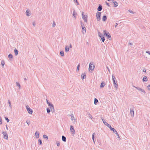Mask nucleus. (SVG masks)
I'll list each match as a JSON object with an SVG mask.
<instances>
[{
  "label": "nucleus",
  "mask_w": 150,
  "mask_h": 150,
  "mask_svg": "<svg viewBox=\"0 0 150 150\" xmlns=\"http://www.w3.org/2000/svg\"><path fill=\"white\" fill-rule=\"evenodd\" d=\"M81 26L82 28H83V27H84L83 26H84V25L82 23L81 21Z\"/></svg>",
  "instance_id": "8fccbe9b"
},
{
  "label": "nucleus",
  "mask_w": 150,
  "mask_h": 150,
  "mask_svg": "<svg viewBox=\"0 0 150 150\" xmlns=\"http://www.w3.org/2000/svg\"><path fill=\"white\" fill-rule=\"evenodd\" d=\"M80 64H79L77 65V70L79 71V67H80Z\"/></svg>",
  "instance_id": "a18cd8bd"
},
{
  "label": "nucleus",
  "mask_w": 150,
  "mask_h": 150,
  "mask_svg": "<svg viewBox=\"0 0 150 150\" xmlns=\"http://www.w3.org/2000/svg\"><path fill=\"white\" fill-rule=\"evenodd\" d=\"M101 13L97 12L96 13V18L97 21H99L101 19Z\"/></svg>",
  "instance_id": "20e7f679"
},
{
  "label": "nucleus",
  "mask_w": 150,
  "mask_h": 150,
  "mask_svg": "<svg viewBox=\"0 0 150 150\" xmlns=\"http://www.w3.org/2000/svg\"><path fill=\"white\" fill-rule=\"evenodd\" d=\"M56 25V23L54 21H53V24H52V27H54Z\"/></svg>",
  "instance_id": "c03bdc74"
},
{
  "label": "nucleus",
  "mask_w": 150,
  "mask_h": 150,
  "mask_svg": "<svg viewBox=\"0 0 150 150\" xmlns=\"http://www.w3.org/2000/svg\"><path fill=\"white\" fill-rule=\"evenodd\" d=\"M86 77V74L85 73H83L81 74V79L82 80H83L84 79H85Z\"/></svg>",
  "instance_id": "a211bd4d"
},
{
  "label": "nucleus",
  "mask_w": 150,
  "mask_h": 150,
  "mask_svg": "<svg viewBox=\"0 0 150 150\" xmlns=\"http://www.w3.org/2000/svg\"><path fill=\"white\" fill-rule=\"evenodd\" d=\"M62 139L63 142H66V137L63 135H62Z\"/></svg>",
  "instance_id": "b1692460"
},
{
  "label": "nucleus",
  "mask_w": 150,
  "mask_h": 150,
  "mask_svg": "<svg viewBox=\"0 0 150 150\" xmlns=\"http://www.w3.org/2000/svg\"><path fill=\"white\" fill-rule=\"evenodd\" d=\"M30 13L29 12V11L28 10H27L26 11V16H30Z\"/></svg>",
  "instance_id": "bb28decb"
},
{
  "label": "nucleus",
  "mask_w": 150,
  "mask_h": 150,
  "mask_svg": "<svg viewBox=\"0 0 150 150\" xmlns=\"http://www.w3.org/2000/svg\"><path fill=\"white\" fill-rule=\"evenodd\" d=\"M1 64L2 66H4L5 64V62L4 60H2L1 63Z\"/></svg>",
  "instance_id": "e433bc0d"
},
{
  "label": "nucleus",
  "mask_w": 150,
  "mask_h": 150,
  "mask_svg": "<svg viewBox=\"0 0 150 150\" xmlns=\"http://www.w3.org/2000/svg\"><path fill=\"white\" fill-rule=\"evenodd\" d=\"M107 16L105 15H104L102 17V21H105L107 20Z\"/></svg>",
  "instance_id": "4be33fe9"
},
{
  "label": "nucleus",
  "mask_w": 150,
  "mask_h": 150,
  "mask_svg": "<svg viewBox=\"0 0 150 150\" xmlns=\"http://www.w3.org/2000/svg\"><path fill=\"white\" fill-rule=\"evenodd\" d=\"M95 68L93 62H90L89 67L88 70L90 71H93Z\"/></svg>",
  "instance_id": "7ed1b4c3"
},
{
  "label": "nucleus",
  "mask_w": 150,
  "mask_h": 150,
  "mask_svg": "<svg viewBox=\"0 0 150 150\" xmlns=\"http://www.w3.org/2000/svg\"><path fill=\"white\" fill-rule=\"evenodd\" d=\"M86 45H89V42H87L86 43Z\"/></svg>",
  "instance_id": "774afa93"
},
{
  "label": "nucleus",
  "mask_w": 150,
  "mask_h": 150,
  "mask_svg": "<svg viewBox=\"0 0 150 150\" xmlns=\"http://www.w3.org/2000/svg\"><path fill=\"white\" fill-rule=\"evenodd\" d=\"M46 101L47 103L48 104V105L50 107V108H51L54 107L53 105L50 102H49L47 99H46Z\"/></svg>",
  "instance_id": "1a4fd4ad"
},
{
  "label": "nucleus",
  "mask_w": 150,
  "mask_h": 150,
  "mask_svg": "<svg viewBox=\"0 0 150 150\" xmlns=\"http://www.w3.org/2000/svg\"><path fill=\"white\" fill-rule=\"evenodd\" d=\"M2 134L3 135H4V139H8V134L6 132H2Z\"/></svg>",
  "instance_id": "f8f14e48"
},
{
  "label": "nucleus",
  "mask_w": 150,
  "mask_h": 150,
  "mask_svg": "<svg viewBox=\"0 0 150 150\" xmlns=\"http://www.w3.org/2000/svg\"><path fill=\"white\" fill-rule=\"evenodd\" d=\"M112 79L114 87L116 88V90H117L118 87L117 81H116V79L115 77L113 75H112Z\"/></svg>",
  "instance_id": "f257e3e1"
},
{
  "label": "nucleus",
  "mask_w": 150,
  "mask_h": 150,
  "mask_svg": "<svg viewBox=\"0 0 150 150\" xmlns=\"http://www.w3.org/2000/svg\"><path fill=\"white\" fill-rule=\"evenodd\" d=\"M86 114L89 116V118H90L91 119H92L93 118L92 115L89 112H87Z\"/></svg>",
  "instance_id": "cd10ccee"
},
{
  "label": "nucleus",
  "mask_w": 150,
  "mask_h": 150,
  "mask_svg": "<svg viewBox=\"0 0 150 150\" xmlns=\"http://www.w3.org/2000/svg\"><path fill=\"white\" fill-rule=\"evenodd\" d=\"M82 18L83 19L84 21L86 22H87V15H84V13L82 12Z\"/></svg>",
  "instance_id": "423d86ee"
},
{
  "label": "nucleus",
  "mask_w": 150,
  "mask_h": 150,
  "mask_svg": "<svg viewBox=\"0 0 150 150\" xmlns=\"http://www.w3.org/2000/svg\"><path fill=\"white\" fill-rule=\"evenodd\" d=\"M16 83L17 86L20 89L21 88V85L20 84L17 82H16Z\"/></svg>",
  "instance_id": "f704fd0d"
},
{
  "label": "nucleus",
  "mask_w": 150,
  "mask_h": 150,
  "mask_svg": "<svg viewBox=\"0 0 150 150\" xmlns=\"http://www.w3.org/2000/svg\"><path fill=\"white\" fill-rule=\"evenodd\" d=\"M106 126H107L110 129V130L112 131L113 132H116V130L114 128L111 127L110 125L108 123Z\"/></svg>",
  "instance_id": "0eeeda50"
},
{
  "label": "nucleus",
  "mask_w": 150,
  "mask_h": 150,
  "mask_svg": "<svg viewBox=\"0 0 150 150\" xmlns=\"http://www.w3.org/2000/svg\"><path fill=\"white\" fill-rule=\"evenodd\" d=\"M95 134L94 133H93L92 135V139H95V136L94 135Z\"/></svg>",
  "instance_id": "09e8293b"
},
{
  "label": "nucleus",
  "mask_w": 150,
  "mask_h": 150,
  "mask_svg": "<svg viewBox=\"0 0 150 150\" xmlns=\"http://www.w3.org/2000/svg\"><path fill=\"white\" fill-rule=\"evenodd\" d=\"M133 86L134 87L136 88L138 91H141L143 93H146L144 89L140 88L139 87H136V86Z\"/></svg>",
  "instance_id": "6e6552de"
},
{
  "label": "nucleus",
  "mask_w": 150,
  "mask_h": 150,
  "mask_svg": "<svg viewBox=\"0 0 150 150\" xmlns=\"http://www.w3.org/2000/svg\"><path fill=\"white\" fill-rule=\"evenodd\" d=\"M60 54L62 57L64 56V52L62 51H61L60 52Z\"/></svg>",
  "instance_id": "72a5a7b5"
},
{
  "label": "nucleus",
  "mask_w": 150,
  "mask_h": 150,
  "mask_svg": "<svg viewBox=\"0 0 150 150\" xmlns=\"http://www.w3.org/2000/svg\"><path fill=\"white\" fill-rule=\"evenodd\" d=\"M2 124V118L0 116V124Z\"/></svg>",
  "instance_id": "864d4df0"
},
{
  "label": "nucleus",
  "mask_w": 150,
  "mask_h": 150,
  "mask_svg": "<svg viewBox=\"0 0 150 150\" xmlns=\"http://www.w3.org/2000/svg\"><path fill=\"white\" fill-rule=\"evenodd\" d=\"M106 4L108 6H110V5H109V3H108L107 2V1H106L105 2Z\"/></svg>",
  "instance_id": "603ef678"
},
{
  "label": "nucleus",
  "mask_w": 150,
  "mask_h": 150,
  "mask_svg": "<svg viewBox=\"0 0 150 150\" xmlns=\"http://www.w3.org/2000/svg\"><path fill=\"white\" fill-rule=\"evenodd\" d=\"M38 144L39 145H42V140L40 139H39L38 141Z\"/></svg>",
  "instance_id": "473e14b6"
},
{
  "label": "nucleus",
  "mask_w": 150,
  "mask_h": 150,
  "mask_svg": "<svg viewBox=\"0 0 150 150\" xmlns=\"http://www.w3.org/2000/svg\"><path fill=\"white\" fill-rule=\"evenodd\" d=\"M8 57L10 60L12 59L13 58V56L11 54H9L8 56Z\"/></svg>",
  "instance_id": "aec40b11"
},
{
  "label": "nucleus",
  "mask_w": 150,
  "mask_h": 150,
  "mask_svg": "<svg viewBox=\"0 0 150 150\" xmlns=\"http://www.w3.org/2000/svg\"><path fill=\"white\" fill-rule=\"evenodd\" d=\"M56 143L57 144V145L58 146H59L60 144V143L59 142L57 141Z\"/></svg>",
  "instance_id": "79ce46f5"
},
{
  "label": "nucleus",
  "mask_w": 150,
  "mask_h": 150,
  "mask_svg": "<svg viewBox=\"0 0 150 150\" xmlns=\"http://www.w3.org/2000/svg\"><path fill=\"white\" fill-rule=\"evenodd\" d=\"M27 123V124L28 125H29L30 124V121L28 120H27L26 121Z\"/></svg>",
  "instance_id": "49530a36"
},
{
  "label": "nucleus",
  "mask_w": 150,
  "mask_h": 150,
  "mask_svg": "<svg viewBox=\"0 0 150 150\" xmlns=\"http://www.w3.org/2000/svg\"><path fill=\"white\" fill-rule=\"evenodd\" d=\"M118 25V23H116L115 24V27H117Z\"/></svg>",
  "instance_id": "69168bd1"
},
{
  "label": "nucleus",
  "mask_w": 150,
  "mask_h": 150,
  "mask_svg": "<svg viewBox=\"0 0 150 150\" xmlns=\"http://www.w3.org/2000/svg\"><path fill=\"white\" fill-rule=\"evenodd\" d=\"M130 113L132 117L134 116V108H132L130 109Z\"/></svg>",
  "instance_id": "9d476101"
},
{
  "label": "nucleus",
  "mask_w": 150,
  "mask_h": 150,
  "mask_svg": "<svg viewBox=\"0 0 150 150\" xmlns=\"http://www.w3.org/2000/svg\"><path fill=\"white\" fill-rule=\"evenodd\" d=\"M98 102V100L95 98V99H94V104H95V105H96L97 103Z\"/></svg>",
  "instance_id": "c85d7f7f"
},
{
  "label": "nucleus",
  "mask_w": 150,
  "mask_h": 150,
  "mask_svg": "<svg viewBox=\"0 0 150 150\" xmlns=\"http://www.w3.org/2000/svg\"><path fill=\"white\" fill-rule=\"evenodd\" d=\"M8 103L9 104L10 107V108L11 107V103L9 100H8Z\"/></svg>",
  "instance_id": "a19ab883"
},
{
  "label": "nucleus",
  "mask_w": 150,
  "mask_h": 150,
  "mask_svg": "<svg viewBox=\"0 0 150 150\" xmlns=\"http://www.w3.org/2000/svg\"><path fill=\"white\" fill-rule=\"evenodd\" d=\"M51 111L52 112V113L54 112V107L50 108Z\"/></svg>",
  "instance_id": "c9c22d12"
},
{
  "label": "nucleus",
  "mask_w": 150,
  "mask_h": 150,
  "mask_svg": "<svg viewBox=\"0 0 150 150\" xmlns=\"http://www.w3.org/2000/svg\"><path fill=\"white\" fill-rule=\"evenodd\" d=\"M82 29V32L83 34H85L86 33V28L85 27H84Z\"/></svg>",
  "instance_id": "6ab92c4d"
},
{
  "label": "nucleus",
  "mask_w": 150,
  "mask_h": 150,
  "mask_svg": "<svg viewBox=\"0 0 150 150\" xmlns=\"http://www.w3.org/2000/svg\"><path fill=\"white\" fill-rule=\"evenodd\" d=\"M105 85V83L104 81H102L101 83L100 86V87L101 88H103L104 87Z\"/></svg>",
  "instance_id": "2eb2a0df"
},
{
  "label": "nucleus",
  "mask_w": 150,
  "mask_h": 150,
  "mask_svg": "<svg viewBox=\"0 0 150 150\" xmlns=\"http://www.w3.org/2000/svg\"><path fill=\"white\" fill-rule=\"evenodd\" d=\"M102 9V6L101 4H99V6L97 8V10L98 11H100Z\"/></svg>",
  "instance_id": "4468645a"
},
{
  "label": "nucleus",
  "mask_w": 150,
  "mask_h": 150,
  "mask_svg": "<svg viewBox=\"0 0 150 150\" xmlns=\"http://www.w3.org/2000/svg\"><path fill=\"white\" fill-rule=\"evenodd\" d=\"M73 115L72 113H71L70 114H69L67 115V116H71H71H72V115Z\"/></svg>",
  "instance_id": "bf43d9fd"
},
{
  "label": "nucleus",
  "mask_w": 150,
  "mask_h": 150,
  "mask_svg": "<svg viewBox=\"0 0 150 150\" xmlns=\"http://www.w3.org/2000/svg\"><path fill=\"white\" fill-rule=\"evenodd\" d=\"M100 118L102 120L103 123H104V124L105 125H107V124L108 123L107 122H106L105 120L104 119V118L103 117H102V115H101L100 116Z\"/></svg>",
  "instance_id": "ddd939ff"
},
{
  "label": "nucleus",
  "mask_w": 150,
  "mask_h": 150,
  "mask_svg": "<svg viewBox=\"0 0 150 150\" xmlns=\"http://www.w3.org/2000/svg\"><path fill=\"white\" fill-rule=\"evenodd\" d=\"M114 133H115L116 134L117 136V138L119 139H120V136L119 135V134H118V133L117 132V131L116 130V132H113Z\"/></svg>",
  "instance_id": "7c9ffc66"
},
{
  "label": "nucleus",
  "mask_w": 150,
  "mask_h": 150,
  "mask_svg": "<svg viewBox=\"0 0 150 150\" xmlns=\"http://www.w3.org/2000/svg\"><path fill=\"white\" fill-rule=\"evenodd\" d=\"M43 138H44V139H45L46 140L48 139V137L46 135H45V134L43 135Z\"/></svg>",
  "instance_id": "c756f323"
},
{
  "label": "nucleus",
  "mask_w": 150,
  "mask_h": 150,
  "mask_svg": "<svg viewBox=\"0 0 150 150\" xmlns=\"http://www.w3.org/2000/svg\"><path fill=\"white\" fill-rule=\"evenodd\" d=\"M70 130L71 132L73 134H75V130L74 127L72 125H71L70 127Z\"/></svg>",
  "instance_id": "9b49d317"
},
{
  "label": "nucleus",
  "mask_w": 150,
  "mask_h": 150,
  "mask_svg": "<svg viewBox=\"0 0 150 150\" xmlns=\"http://www.w3.org/2000/svg\"><path fill=\"white\" fill-rule=\"evenodd\" d=\"M146 70L145 69H143V71L144 72H146Z\"/></svg>",
  "instance_id": "13d9d810"
},
{
  "label": "nucleus",
  "mask_w": 150,
  "mask_h": 150,
  "mask_svg": "<svg viewBox=\"0 0 150 150\" xmlns=\"http://www.w3.org/2000/svg\"><path fill=\"white\" fill-rule=\"evenodd\" d=\"M76 13H75V11L74 10L73 13V16H74V17L75 18H76Z\"/></svg>",
  "instance_id": "2f4dec72"
},
{
  "label": "nucleus",
  "mask_w": 150,
  "mask_h": 150,
  "mask_svg": "<svg viewBox=\"0 0 150 150\" xmlns=\"http://www.w3.org/2000/svg\"><path fill=\"white\" fill-rule=\"evenodd\" d=\"M26 108L28 111V113L30 114H32L33 113V110L30 108L28 105H27L26 107Z\"/></svg>",
  "instance_id": "39448f33"
},
{
  "label": "nucleus",
  "mask_w": 150,
  "mask_h": 150,
  "mask_svg": "<svg viewBox=\"0 0 150 150\" xmlns=\"http://www.w3.org/2000/svg\"><path fill=\"white\" fill-rule=\"evenodd\" d=\"M112 87V85L110 84H109L108 86V88L109 90H110Z\"/></svg>",
  "instance_id": "58836bf2"
},
{
  "label": "nucleus",
  "mask_w": 150,
  "mask_h": 150,
  "mask_svg": "<svg viewBox=\"0 0 150 150\" xmlns=\"http://www.w3.org/2000/svg\"><path fill=\"white\" fill-rule=\"evenodd\" d=\"M98 34L100 38H101L102 37H103V35L102 33H101L100 32H98Z\"/></svg>",
  "instance_id": "a878e982"
},
{
  "label": "nucleus",
  "mask_w": 150,
  "mask_h": 150,
  "mask_svg": "<svg viewBox=\"0 0 150 150\" xmlns=\"http://www.w3.org/2000/svg\"><path fill=\"white\" fill-rule=\"evenodd\" d=\"M35 136L37 138H38L39 137V132L36 131L35 133Z\"/></svg>",
  "instance_id": "f3484780"
},
{
  "label": "nucleus",
  "mask_w": 150,
  "mask_h": 150,
  "mask_svg": "<svg viewBox=\"0 0 150 150\" xmlns=\"http://www.w3.org/2000/svg\"><path fill=\"white\" fill-rule=\"evenodd\" d=\"M5 120H6L7 122H9V120L8 119V118L7 117H5Z\"/></svg>",
  "instance_id": "37998d69"
},
{
  "label": "nucleus",
  "mask_w": 150,
  "mask_h": 150,
  "mask_svg": "<svg viewBox=\"0 0 150 150\" xmlns=\"http://www.w3.org/2000/svg\"><path fill=\"white\" fill-rule=\"evenodd\" d=\"M147 78L146 76H144L142 79V81L143 82H146L147 81Z\"/></svg>",
  "instance_id": "412c9836"
},
{
  "label": "nucleus",
  "mask_w": 150,
  "mask_h": 150,
  "mask_svg": "<svg viewBox=\"0 0 150 150\" xmlns=\"http://www.w3.org/2000/svg\"><path fill=\"white\" fill-rule=\"evenodd\" d=\"M47 113L48 114H49L50 112L51 111V110H50V109L49 108H47Z\"/></svg>",
  "instance_id": "4c0bfd02"
},
{
  "label": "nucleus",
  "mask_w": 150,
  "mask_h": 150,
  "mask_svg": "<svg viewBox=\"0 0 150 150\" xmlns=\"http://www.w3.org/2000/svg\"><path fill=\"white\" fill-rule=\"evenodd\" d=\"M147 88L150 91V84L147 86Z\"/></svg>",
  "instance_id": "3c124183"
},
{
  "label": "nucleus",
  "mask_w": 150,
  "mask_h": 150,
  "mask_svg": "<svg viewBox=\"0 0 150 150\" xmlns=\"http://www.w3.org/2000/svg\"><path fill=\"white\" fill-rule=\"evenodd\" d=\"M101 38L102 41L103 42H104L105 40L104 36L102 37V38Z\"/></svg>",
  "instance_id": "ea45409f"
},
{
  "label": "nucleus",
  "mask_w": 150,
  "mask_h": 150,
  "mask_svg": "<svg viewBox=\"0 0 150 150\" xmlns=\"http://www.w3.org/2000/svg\"><path fill=\"white\" fill-rule=\"evenodd\" d=\"M69 47L67 45L65 47V50L66 52H68L69 51Z\"/></svg>",
  "instance_id": "5701e85b"
},
{
  "label": "nucleus",
  "mask_w": 150,
  "mask_h": 150,
  "mask_svg": "<svg viewBox=\"0 0 150 150\" xmlns=\"http://www.w3.org/2000/svg\"><path fill=\"white\" fill-rule=\"evenodd\" d=\"M107 67V69H108V71L109 72H110V69H109V68L108 67Z\"/></svg>",
  "instance_id": "680f3d73"
},
{
  "label": "nucleus",
  "mask_w": 150,
  "mask_h": 150,
  "mask_svg": "<svg viewBox=\"0 0 150 150\" xmlns=\"http://www.w3.org/2000/svg\"><path fill=\"white\" fill-rule=\"evenodd\" d=\"M93 142L94 143H95V139H93Z\"/></svg>",
  "instance_id": "338daca9"
},
{
  "label": "nucleus",
  "mask_w": 150,
  "mask_h": 150,
  "mask_svg": "<svg viewBox=\"0 0 150 150\" xmlns=\"http://www.w3.org/2000/svg\"><path fill=\"white\" fill-rule=\"evenodd\" d=\"M146 52L148 54L150 55V51H146Z\"/></svg>",
  "instance_id": "4d7b16f0"
},
{
  "label": "nucleus",
  "mask_w": 150,
  "mask_h": 150,
  "mask_svg": "<svg viewBox=\"0 0 150 150\" xmlns=\"http://www.w3.org/2000/svg\"><path fill=\"white\" fill-rule=\"evenodd\" d=\"M72 115V116H71V120L73 121V120H74V115Z\"/></svg>",
  "instance_id": "5fc2aeb1"
},
{
  "label": "nucleus",
  "mask_w": 150,
  "mask_h": 150,
  "mask_svg": "<svg viewBox=\"0 0 150 150\" xmlns=\"http://www.w3.org/2000/svg\"><path fill=\"white\" fill-rule=\"evenodd\" d=\"M112 2L114 3V7H116L118 6V4L116 1L114 0H112Z\"/></svg>",
  "instance_id": "dca6fc26"
},
{
  "label": "nucleus",
  "mask_w": 150,
  "mask_h": 150,
  "mask_svg": "<svg viewBox=\"0 0 150 150\" xmlns=\"http://www.w3.org/2000/svg\"><path fill=\"white\" fill-rule=\"evenodd\" d=\"M129 45H132V43H130V42H129Z\"/></svg>",
  "instance_id": "e2e57ef3"
},
{
  "label": "nucleus",
  "mask_w": 150,
  "mask_h": 150,
  "mask_svg": "<svg viewBox=\"0 0 150 150\" xmlns=\"http://www.w3.org/2000/svg\"><path fill=\"white\" fill-rule=\"evenodd\" d=\"M103 35L104 36H106L107 38L110 40L111 39V36L108 32H107L106 30L103 31Z\"/></svg>",
  "instance_id": "f03ea898"
},
{
  "label": "nucleus",
  "mask_w": 150,
  "mask_h": 150,
  "mask_svg": "<svg viewBox=\"0 0 150 150\" xmlns=\"http://www.w3.org/2000/svg\"><path fill=\"white\" fill-rule=\"evenodd\" d=\"M14 52L15 55L17 56L18 54V51L16 48H15L14 50Z\"/></svg>",
  "instance_id": "393cba45"
},
{
  "label": "nucleus",
  "mask_w": 150,
  "mask_h": 150,
  "mask_svg": "<svg viewBox=\"0 0 150 150\" xmlns=\"http://www.w3.org/2000/svg\"><path fill=\"white\" fill-rule=\"evenodd\" d=\"M69 47L70 48H72V45H71V44H70V45H69Z\"/></svg>",
  "instance_id": "0e129e2a"
},
{
  "label": "nucleus",
  "mask_w": 150,
  "mask_h": 150,
  "mask_svg": "<svg viewBox=\"0 0 150 150\" xmlns=\"http://www.w3.org/2000/svg\"><path fill=\"white\" fill-rule=\"evenodd\" d=\"M33 25L35 26V23L34 22H33Z\"/></svg>",
  "instance_id": "052dcab7"
},
{
  "label": "nucleus",
  "mask_w": 150,
  "mask_h": 150,
  "mask_svg": "<svg viewBox=\"0 0 150 150\" xmlns=\"http://www.w3.org/2000/svg\"><path fill=\"white\" fill-rule=\"evenodd\" d=\"M73 0L74 1L75 3H76L77 4V5H79V3L78 2V1H77V0Z\"/></svg>",
  "instance_id": "de8ad7c7"
},
{
  "label": "nucleus",
  "mask_w": 150,
  "mask_h": 150,
  "mask_svg": "<svg viewBox=\"0 0 150 150\" xmlns=\"http://www.w3.org/2000/svg\"><path fill=\"white\" fill-rule=\"evenodd\" d=\"M129 11L131 13H134V12L130 10H129Z\"/></svg>",
  "instance_id": "6e6d98bb"
}]
</instances>
